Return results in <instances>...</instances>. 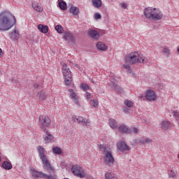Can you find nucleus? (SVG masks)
Wrapping results in <instances>:
<instances>
[{"label":"nucleus","instance_id":"37998d69","mask_svg":"<svg viewBox=\"0 0 179 179\" xmlns=\"http://www.w3.org/2000/svg\"><path fill=\"white\" fill-rule=\"evenodd\" d=\"M123 112L127 114V113H129V108L124 107L123 108Z\"/></svg>","mask_w":179,"mask_h":179},{"label":"nucleus","instance_id":"c9c22d12","mask_svg":"<svg viewBox=\"0 0 179 179\" xmlns=\"http://www.w3.org/2000/svg\"><path fill=\"white\" fill-rule=\"evenodd\" d=\"M168 174H169V178L176 179L177 178L176 172L173 171V170L169 171Z\"/></svg>","mask_w":179,"mask_h":179},{"label":"nucleus","instance_id":"6ab92c4d","mask_svg":"<svg viewBox=\"0 0 179 179\" xmlns=\"http://www.w3.org/2000/svg\"><path fill=\"white\" fill-rule=\"evenodd\" d=\"M118 149H120L121 152H127V150H129V146H128L125 142H121L118 145Z\"/></svg>","mask_w":179,"mask_h":179},{"label":"nucleus","instance_id":"f257e3e1","mask_svg":"<svg viewBox=\"0 0 179 179\" xmlns=\"http://www.w3.org/2000/svg\"><path fill=\"white\" fill-rule=\"evenodd\" d=\"M16 24V17L12 13L4 11L0 14V30L6 31L10 30Z\"/></svg>","mask_w":179,"mask_h":179},{"label":"nucleus","instance_id":"a878e982","mask_svg":"<svg viewBox=\"0 0 179 179\" xmlns=\"http://www.w3.org/2000/svg\"><path fill=\"white\" fill-rule=\"evenodd\" d=\"M109 125H110V128H112L113 129H115L117 128V127H118V123L117 122L115 119H110L109 120Z\"/></svg>","mask_w":179,"mask_h":179},{"label":"nucleus","instance_id":"cd10ccee","mask_svg":"<svg viewBox=\"0 0 179 179\" xmlns=\"http://www.w3.org/2000/svg\"><path fill=\"white\" fill-rule=\"evenodd\" d=\"M70 12L75 16H77V15H79V8L76 6H71L70 8Z\"/></svg>","mask_w":179,"mask_h":179},{"label":"nucleus","instance_id":"f3484780","mask_svg":"<svg viewBox=\"0 0 179 179\" xmlns=\"http://www.w3.org/2000/svg\"><path fill=\"white\" fill-rule=\"evenodd\" d=\"M87 34L88 36H90V37H91V38H94V40H97V38L100 37V34H99V32H97V31L94 29H91L88 31Z\"/></svg>","mask_w":179,"mask_h":179},{"label":"nucleus","instance_id":"f03ea898","mask_svg":"<svg viewBox=\"0 0 179 179\" xmlns=\"http://www.w3.org/2000/svg\"><path fill=\"white\" fill-rule=\"evenodd\" d=\"M144 15L150 20H161V19H163V13L156 8H145L144 9Z\"/></svg>","mask_w":179,"mask_h":179},{"label":"nucleus","instance_id":"393cba45","mask_svg":"<svg viewBox=\"0 0 179 179\" xmlns=\"http://www.w3.org/2000/svg\"><path fill=\"white\" fill-rule=\"evenodd\" d=\"M101 5H103L101 0H92V6L94 8L99 9L101 8Z\"/></svg>","mask_w":179,"mask_h":179},{"label":"nucleus","instance_id":"9d476101","mask_svg":"<svg viewBox=\"0 0 179 179\" xmlns=\"http://www.w3.org/2000/svg\"><path fill=\"white\" fill-rule=\"evenodd\" d=\"M73 121L77 124H82L83 125H86L87 127H90V120L85 119L81 116H75L73 117Z\"/></svg>","mask_w":179,"mask_h":179},{"label":"nucleus","instance_id":"473e14b6","mask_svg":"<svg viewBox=\"0 0 179 179\" xmlns=\"http://www.w3.org/2000/svg\"><path fill=\"white\" fill-rule=\"evenodd\" d=\"M55 29L59 34L64 33V28L61 25H57Z\"/></svg>","mask_w":179,"mask_h":179},{"label":"nucleus","instance_id":"58836bf2","mask_svg":"<svg viewBox=\"0 0 179 179\" xmlns=\"http://www.w3.org/2000/svg\"><path fill=\"white\" fill-rule=\"evenodd\" d=\"M92 107H97L99 106V101L97 100L94 99L92 100V103H91Z\"/></svg>","mask_w":179,"mask_h":179},{"label":"nucleus","instance_id":"6e6552de","mask_svg":"<svg viewBox=\"0 0 179 179\" xmlns=\"http://www.w3.org/2000/svg\"><path fill=\"white\" fill-rule=\"evenodd\" d=\"M110 83H109V86L110 87H113L115 90L117 91L118 93L122 94L124 93V90L121 87H118L117 85V80L115 79V77L114 76H110L109 78Z\"/></svg>","mask_w":179,"mask_h":179},{"label":"nucleus","instance_id":"a211bd4d","mask_svg":"<svg viewBox=\"0 0 179 179\" xmlns=\"http://www.w3.org/2000/svg\"><path fill=\"white\" fill-rule=\"evenodd\" d=\"M117 129L121 134H127V135L131 134V131L129 130V129H128V127H127V126L124 124H120Z\"/></svg>","mask_w":179,"mask_h":179},{"label":"nucleus","instance_id":"c756f323","mask_svg":"<svg viewBox=\"0 0 179 179\" xmlns=\"http://www.w3.org/2000/svg\"><path fill=\"white\" fill-rule=\"evenodd\" d=\"M52 150L55 155H61L62 153V150L59 147H53Z\"/></svg>","mask_w":179,"mask_h":179},{"label":"nucleus","instance_id":"09e8293b","mask_svg":"<svg viewBox=\"0 0 179 179\" xmlns=\"http://www.w3.org/2000/svg\"><path fill=\"white\" fill-rule=\"evenodd\" d=\"M2 54H3V52L2 51V49L0 48V57H1V55H2Z\"/></svg>","mask_w":179,"mask_h":179},{"label":"nucleus","instance_id":"b1692460","mask_svg":"<svg viewBox=\"0 0 179 179\" xmlns=\"http://www.w3.org/2000/svg\"><path fill=\"white\" fill-rule=\"evenodd\" d=\"M2 167L4 170H12V163L8 161H4L2 164Z\"/></svg>","mask_w":179,"mask_h":179},{"label":"nucleus","instance_id":"7c9ffc66","mask_svg":"<svg viewBox=\"0 0 179 179\" xmlns=\"http://www.w3.org/2000/svg\"><path fill=\"white\" fill-rule=\"evenodd\" d=\"M139 142L142 145H149V143H152V139L146 138L145 139H141Z\"/></svg>","mask_w":179,"mask_h":179},{"label":"nucleus","instance_id":"412c9836","mask_svg":"<svg viewBox=\"0 0 179 179\" xmlns=\"http://www.w3.org/2000/svg\"><path fill=\"white\" fill-rule=\"evenodd\" d=\"M32 8L34 9V10H36V12H43V7L40 6V3L36 1L32 3Z\"/></svg>","mask_w":179,"mask_h":179},{"label":"nucleus","instance_id":"c03bdc74","mask_svg":"<svg viewBox=\"0 0 179 179\" xmlns=\"http://www.w3.org/2000/svg\"><path fill=\"white\" fill-rule=\"evenodd\" d=\"M121 7L123 8V9H127V8L128 7V5H127V3H123L121 4Z\"/></svg>","mask_w":179,"mask_h":179},{"label":"nucleus","instance_id":"aec40b11","mask_svg":"<svg viewBox=\"0 0 179 179\" xmlns=\"http://www.w3.org/2000/svg\"><path fill=\"white\" fill-rule=\"evenodd\" d=\"M69 92H71V99H73V101L77 104V106H79V98L78 97V95H76V93L73 92V90H70Z\"/></svg>","mask_w":179,"mask_h":179},{"label":"nucleus","instance_id":"a19ab883","mask_svg":"<svg viewBox=\"0 0 179 179\" xmlns=\"http://www.w3.org/2000/svg\"><path fill=\"white\" fill-rule=\"evenodd\" d=\"M85 99H87V100H92V94H90V92H86Z\"/></svg>","mask_w":179,"mask_h":179},{"label":"nucleus","instance_id":"e433bc0d","mask_svg":"<svg viewBox=\"0 0 179 179\" xmlns=\"http://www.w3.org/2000/svg\"><path fill=\"white\" fill-rule=\"evenodd\" d=\"M46 176H45V178L46 179H57V177L55 176V172L53 173H50V175L45 174Z\"/></svg>","mask_w":179,"mask_h":179},{"label":"nucleus","instance_id":"2eb2a0df","mask_svg":"<svg viewBox=\"0 0 179 179\" xmlns=\"http://www.w3.org/2000/svg\"><path fill=\"white\" fill-rule=\"evenodd\" d=\"M36 149L38 150V157H40L41 160H44V159L47 158V156L45 155V148H43L41 145H38L36 147Z\"/></svg>","mask_w":179,"mask_h":179},{"label":"nucleus","instance_id":"8fccbe9b","mask_svg":"<svg viewBox=\"0 0 179 179\" xmlns=\"http://www.w3.org/2000/svg\"><path fill=\"white\" fill-rule=\"evenodd\" d=\"M91 82H92V83H93L94 85H96V81H94V80L92 79V80H91Z\"/></svg>","mask_w":179,"mask_h":179},{"label":"nucleus","instance_id":"39448f33","mask_svg":"<svg viewBox=\"0 0 179 179\" xmlns=\"http://www.w3.org/2000/svg\"><path fill=\"white\" fill-rule=\"evenodd\" d=\"M105 156L103 157V162L108 166H112L114 164V157L111 151L107 150L106 147L103 148Z\"/></svg>","mask_w":179,"mask_h":179},{"label":"nucleus","instance_id":"72a5a7b5","mask_svg":"<svg viewBox=\"0 0 179 179\" xmlns=\"http://www.w3.org/2000/svg\"><path fill=\"white\" fill-rule=\"evenodd\" d=\"M123 68L126 69V72H127V73H132V69H131V66H129V64H124Z\"/></svg>","mask_w":179,"mask_h":179},{"label":"nucleus","instance_id":"f8f14e48","mask_svg":"<svg viewBox=\"0 0 179 179\" xmlns=\"http://www.w3.org/2000/svg\"><path fill=\"white\" fill-rule=\"evenodd\" d=\"M156 93L152 90H148L145 92V98L148 101H155L157 99Z\"/></svg>","mask_w":179,"mask_h":179},{"label":"nucleus","instance_id":"4be33fe9","mask_svg":"<svg viewBox=\"0 0 179 179\" xmlns=\"http://www.w3.org/2000/svg\"><path fill=\"white\" fill-rule=\"evenodd\" d=\"M170 128V123L167 120H164L161 123V129L164 131H167Z\"/></svg>","mask_w":179,"mask_h":179},{"label":"nucleus","instance_id":"20e7f679","mask_svg":"<svg viewBox=\"0 0 179 179\" xmlns=\"http://www.w3.org/2000/svg\"><path fill=\"white\" fill-rule=\"evenodd\" d=\"M62 72L64 78V83L67 86H69L72 82V74H71V70H69L66 64H64L62 66Z\"/></svg>","mask_w":179,"mask_h":179},{"label":"nucleus","instance_id":"423d86ee","mask_svg":"<svg viewBox=\"0 0 179 179\" xmlns=\"http://www.w3.org/2000/svg\"><path fill=\"white\" fill-rule=\"evenodd\" d=\"M71 171L74 176H76L79 178H85L86 177L85 169L79 165H73L71 168Z\"/></svg>","mask_w":179,"mask_h":179},{"label":"nucleus","instance_id":"c85d7f7f","mask_svg":"<svg viewBox=\"0 0 179 179\" xmlns=\"http://www.w3.org/2000/svg\"><path fill=\"white\" fill-rule=\"evenodd\" d=\"M59 8L61 9V10H66L67 8L66 2H65L64 0L59 1Z\"/></svg>","mask_w":179,"mask_h":179},{"label":"nucleus","instance_id":"de8ad7c7","mask_svg":"<svg viewBox=\"0 0 179 179\" xmlns=\"http://www.w3.org/2000/svg\"><path fill=\"white\" fill-rule=\"evenodd\" d=\"M34 89L38 88V84H34Z\"/></svg>","mask_w":179,"mask_h":179},{"label":"nucleus","instance_id":"49530a36","mask_svg":"<svg viewBox=\"0 0 179 179\" xmlns=\"http://www.w3.org/2000/svg\"><path fill=\"white\" fill-rule=\"evenodd\" d=\"M138 128H136V127H134V129H133V132H134V134H138Z\"/></svg>","mask_w":179,"mask_h":179},{"label":"nucleus","instance_id":"a18cd8bd","mask_svg":"<svg viewBox=\"0 0 179 179\" xmlns=\"http://www.w3.org/2000/svg\"><path fill=\"white\" fill-rule=\"evenodd\" d=\"M138 99L140 100H145V96H143V94H141L139 96H138Z\"/></svg>","mask_w":179,"mask_h":179},{"label":"nucleus","instance_id":"9b49d317","mask_svg":"<svg viewBox=\"0 0 179 179\" xmlns=\"http://www.w3.org/2000/svg\"><path fill=\"white\" fill-rule=\"evenodd\" d=\"M41 160L43 164V169H45V170L50 174H54V169H52V166H51V164L50 163V161H48V159L44 158Z\"/></svg>","mask_w":179,"mask_h":179},{"label":"nucleus","instance_id":"4468645a","mask_svg":"<svg viewBox=\"0 0 179 179\" xmlns=\"http://www.w3.org/2000/svg\"><path fill=\"white\" fill-rule=\"evenodd\" d=\"M63 38L66 41H69V43H71L73 44H75V41H76V39L75 38V36H73V34L69 32H65L63 36Z\"/></svg>","mask_w":179,"mask_h":179},{"label":"nucleus","instance_id":"1a4fd4ad","mask_svg":"<svg viewBox=\"0 0 179 179\" xmlns=\"http://www.w3.org/2000/svg\"><path fill=\"white\" fill-rule=\"evenodd\" d=\"M43 131L45 132V134L43 136L44 143H51V142H53L54 136H52V134H51V133L49 132L47 129H45Z\"/></svg>","mask_w":179,"mask_h":179},{"label":"nucleus","instance_id":"5701e85b","mask_svg":"<svg viewBox=\"0 0 179 179\" xmlns=\"http://www.w3.org/2000/svg\"><path fill=\"white\" fill-rule=\"evenodd\" d=\"M96 48L100 51H106L107 50V45L102 42H98L96 45Z\"/></svg>","mask_w":179,"mask_h":179},{"label":"nucleus","instance_id":"0eeeda50","mask_svg":"<svg viewBox=\"0 0 179 179\" xmlns=\"http://www.w3.org/2000/svg\"><path fill=\"white\" fill-rule=\"evenodd\" d=\"M50 124L51 120L48 116L42 115L39 117V125H41V129H42V131L47 129Z\"/></svg>","mask_w":179,"mask_h":179},{"label":"nucleus","instance_id":"ddd939ff","mask_svg":"<svg viewBox=\"0 0 179 179\" xmlns=\"http://www.w3.org/2000/svg\"><path fill=\"white\" fill-rule=\"evenodd\" d=\"M31 173L32 177L35 179L45 178V177H46L45 173H44L41 171H38L35 169H31Z\"/></svg>","mask_w":179,"mask_h":179},{"label":"nucleus","instance_id":"f704fd0d","mask_svg":"<svg viewBox=\"0 0 179 179\" xmlns=\"http://www.w3.org/2000/svg\"><path fill=\"white\" fill-rule=\"evenodd\" d=\"M124 104L128 107L129 108H131V107H134V102H132L130 100L127 99L124 101Z\"/></svg>","mask_w":179,"mask_h":179},{"label":"nucleus","instance_id":"ea45409f","mask_svg":"<svg viewBox=\"0 0 179 179\" xmlns=\"http://www.w3.org/2000/svg\"><path fill=\"white\" fill-rule=\"evenodd\" d=\"M162 52H164V54H166V55H170V49H169L167 48H164L162 50Z\"/></svg>","mask_w":179,"mask_h":179},{"label":"nucleus","instance_id":"79ce46f5","mask_svg":"<svg viewBox=\"0 0 179 179\" xmlns=\"http://www.w3.org/2000/svg\"><path fill=\"white\" fill-rule=\"evenodd\" d=\"M94 18L96 20H99V19H101V15L99 13H96L94 14Z\"/></svg>","mask_w":179,"mask_h":179},{"label":"nucleus","instance_id":"bb28decb","mask_svg":"<svg viewBox=\"0 0 179 179\" xmlns=\"http://www.w3.org/2000/svg\"><path fill=\"white\" fill-rule=\"evenodd\" d=\"M38 29L41 33H48V26H44L43 24L38 25Z\"/></svg>","mask_w":179,"mask_h":179},{"label":"nucleus","instance_id":"7ed1b4c3","mask_svg":"<svg viewBox=\"0 0 179 179\" xmlns=\"http://www.w3.org/2000/svg\"><path fill=\"white\" fill-rule=\"evenodd\" d=\"M125 61L127 64H130V65L138 64V62L141 64H146L148 62V59L142 58L138 52H131L129 55L126 57Z\"/></svg>","mask_w":179,"mask_h":179},{"label":"nucleus","instance_id":"4c0bfd02","mask_svg":"<svg viewBox=\"0 0 179 179\" xmlns=\"http://www.w3.org/2000/svg\"><path fill=\"white\" fill-rule=\"evenodd\" d=\"M80 87L84 92L89 90V85L87 84H81Z\"/></svg>","mask_w":179,"mask_h":179},{"label":"nucleus","instance_id":"3c124183","mask_svg":"<svg viewBox=\"0 0 179 179\" xmlns=\"http://www.w3.org/2000/svg\"><path fill=\"white\" fill-rule=\"evenodd\" d=\"M1 157H0V162H1Z\"/></svg>","mask_w":179,"mask_h":179},{"label":"nucleus","instance_id":"2f4dec72","mask_svg":"<svg viewBox=\"0 0 179 179\" xmlns=\"http://www.w3.org/2000/svg\"><path fill=\"white\" fill-rule=\"evenodd\" d=\"M37 97L39 99V100H45V99H47V95H45L44 92H39L37 94Z\"/></svg>","mask_w":179,"mask_h":179},{"label":"nucleus","instance_id":"dca6fc26","mask_svg":"<svg viewBox=\"0 0 179 179\" xmlns=\"http://www.w3.org/2000/svg\"><path fill=\"white\" fill-rule=\"evenodd\" d=\"M9 37L11 40H19L20 38V34H19V31L17 29H14L12 32L9 33Z\"/></svg>","mask_w":179,"mask_h":179}]
</instances>
